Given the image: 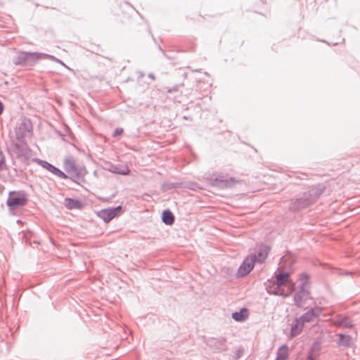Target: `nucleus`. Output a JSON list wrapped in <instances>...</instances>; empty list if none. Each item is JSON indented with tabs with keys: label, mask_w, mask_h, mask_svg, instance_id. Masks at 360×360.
<instances>
[{
	"label": "nucleus",
	"mask_w": 360,
	"mask_h": 360,
	"mask_svg": "<svg viewBox=\"0 0 360 360\" xmlns=\"http://www.w3.org/2000/svg\"><path fill=\"white\" fill-rule=\"evenodd\" d=\"M269 250V247L266 245L262 246L258 252L257 260L259 262H263L267 257Z\"/></svg>",
	"instance_id": "9"
},
{
	"label": "nucleus",
	"mask_w": 360,
	"mask_h": 360,
	"mask_svg": "<svg viewBox=\"0 0 360 360\" xmlns=\"http://www.w3.org/2000/svg\"><path fill=\"white\" fill-rule=\"evenodd\" d=\"M122 207L118 206L115 208L105 209L98 212V216L103 219L105 222H109L114 217L119 215L121 212Z\"/></svg>",
	"instance_id": "5"
},
{
	"label": "nucleus",
	"mask_w": 360,
	"mask_h": 360,
	"mask_svg": "<svg viewBox=\"0 0 360 360\" xmlns=\"http://www.w3.org/2000/svg\"><path fill=\"white\" fill-rule=\"evenodd\" d=\"M342 324H344V326H345L347 327H351L352 326V325L346 323H339V325H342Z\"/></svg>",
	"instance_id": "23"
},
{
	"label": "nucleus",
	"mask_w": 360,
	"mask_h": 360,
	"mask_svg": "<svg viewBox=\"0 0 360 360\" xmlns=\"http://www.w3.org/2000/svg\"><path fill=\"white\" fill-rule=\"evenodd\" d=\"M256 259L255 255L247 257L238 270V276L243 277L248 275L254 268Z\"/></svg>",
	"instance_id": "4"
},
{
	"label": "nucleus",
	"mask_w": 360,
	"mask_h": 360,
	"mask_svg": "<svg viewBox=\"0 0 360 360\" xmlns=\"http://www.w3.org/2000/svg\"><path fill=\"white\" fill-rule=\"evenodd\" d=\"M49 56L39 53L20 52L14 58L13 63L16 65H32L39 60L48 58Z\"/></svg>",
	"instance_id": "2"
},
{
	"label": "nucleus",
	"mask_w": 360,
	"mask_h": 360,
	"mask_svg": "<svg viewBox=\"0 0 360 360\" xmlns=\"http://www.w3.org/2000/svg\"><path fill=\"white\" fill-rule=\"evenodd\" d=\"M27 202L26 195L21 192H11L9 193L7 205L11 208H15L17 207L23 206Z\"/></svg>",
	"instance_id": "3"
},
{
	"label": "nucleus",
	"mask_w": 360,
	"mask_h": 360,
	"mask_svg": "<svg viewBox=\"0 0 360 360\" xmlns=\"http://www.w3.org/2000/svg\"><path fill=\"white\" fill-rule=\"evenodd\" d=\"M304 326L303 321L300 319H296L295 324L292 326L291 328V335L292 336H295L300 334Z\"/></svg>",
	"instance_id": "8"
},
{
	"label": "nucleus",
	"mask_w": 360,
	"mask_h": 360,
	"mask_svg": "<svg viewBox=\"0 0 360 360\" xmlns=\"http://www.w3.org/2000/svg\"><path fill=\"white\" fill-rule=\"evenodd\" d=\"M295 288V283L291 281L290 274L279 272L276 275V281L269 287V291L275 295L287 297L294 291Z\"/></svg>",
	"instance_id": "1"
},
{
	"label": "nucleus",
	"mask_w": 360,
	"mask_h": 360,
	"mask_svg": "<svg viewBox=\"0 0 360 360\" xmlns=\"http://www.w3.org/2000/svg\"><path fill=\"white\" fill-rule=\"evenodd\" d=\"M249 311L247 309L243 308L240 311L232 314V318L236 321H243L248 319Z\"/></svg>",
	"instance_id": "7"
},
{
	"label": "nucleus",
	"mask_w": 360,
	"mask_h": 360,
	"mask_svg": "<svg viewBox=\"0 0 360 360\" xmlns=\"http://www.w3.org/2000/svg\"><path fill=\"white\" fill-rule=\"evenodd\" d=\"M130 173V170L129 169H127L125 172H122L121 174L123 175H127Z\"/></svg>",
	"instance_id": "22"
},
{
	"label": "nucleus",
	"mask_w": 360,
	"mask_h": 360,
	"mask_svg": "<svg viewBox=\"0 0 360 360\" xmlns=\"http://www.w3.org/2000/svg\"><path fill=\"white\" fill-rule=\"evenodd\" d=\"M58 62H59L60 64H62L63 65H65V64H64L63 62H61V61H60V60H58Z\"/></svg>",
	"instance_id": "24"
},
{
	"label": "nucleus",
	"mask_w": 360,
	"mask_h": 360,
	"mask_svg": "<svg viewBox=\"0 0 360 360\" xmlns=\"http://www.w3.org/2000/svg\"><path fill=\"white\" fill-rule=\"evenodd\" d=\"M65 205L68 209H78L81 207V204L78 200L70 198L65 200Z\"/></svg>",
	"instance_id": "13"
},
{
	"label": "nucleus",
	"mask_w": 360,
	"mask_h": 360,
	"mask_svg": "<svg viewBox=\"0 0 360 360\" xmlns=\"http://www.w3.org/2000/svg\"><path fill=\"white\" fill-rule=\"evenodd\" d=\"M53 174H56V176H58L62 179L68 178L67 175L58 168L56 169V170L54 171V172Z\"/></svg>",
	"instance_id": "18"
},
{
	"label": "nucleus",
	"mask_w": 360,
	"mask_h": 360,
	"mask_svg": "<svg viewBox=\"0 0 360 360\" xmlns=\"http://www.w3.org/2000/svg\"><path fill=\"white\" fill-rule=\"evenodd\" d=\"M311 299L310 292L307 289H301L295 294L294 300L298 307H304L307 301Z\"/></svg>",
	"instance_id": "6"
},
{
	"label": "nucleus",
	"mask_w": 360,
	"mask_h": 360,
	"mask_svg": "<svg viewBox=\"0 0 360 360\" xmlns=\"http://www.w3.org/2000/svg\"><path fill=\"white\" fill-rule=\"evenodd\" d=\"M174 217L170 211L166 210L162 213V221L168 225L173 224Z\"/></svg>",
	"instance_id": "11"
},
{
	"label": "nucleus",
	"mask_w": 360,
	"mask_h": 360,
	"mask_svg": "<svg viewBox=\"0 0 360 360\" xmlns=\"http://www.w3.org/2000/svg\"><path fill=\"white\" fill-rule=\"evenodd\" d=\"M299 280L302 282L301 289H306V285L309 283V276L306 274H302L300 276Z\"/></svg>",
	"instance_id": "15"
},
{
	"label": "nucleus",
	"mask_w": 360,
	"mask_h": 360,
	"mask_svg": "<svg viewBox=\"0 0 360 360\" xmlns=\"http://www.w3.org/2000/svg\"><path fill=\"white\" fill-rule=\"evenodd\" d=\"M122 133H123V129L122 128H117L115 130L113 136H117L121 135Z\"/></svg>",
	"instance_id": "20"
},
{
	"label": "nucleus",
	"mask_w": 360,
	"mask_h": 360,
	"mask_svg": "<svg viewBox=\"0 0 360 360\" xmlns=\"http://www.w3.org/2000/svg\"><path fill=\"white\" fill-rule=\"evenodd\" d=\"M3 110H4V105H3V103L0 101V115L3 112Z\"/></svg>",
	"instance_id": "21"
},
{
	"label": "nucleus",
	"mask_w": 360,
	"mask_h": 360,
	"mask_svg": "<svg viewBox=\"0 0 360 360\" xmlns=\"http://www.w3.org/2000/svg\"><path fill=\"white\" fill-rule=\"evenodd\" d=\"M65 169L67 172H71L75 171V167L70 160H66L65 162Z\"/></svg>",
	"instance_id": "16"
},
{
	"label": "nucleus",
	"mask_w": 360,
	"mask_h": 360,
	"mask_svg": "<svg viewBox=\"0 0 360 360\" xmlns=\"http://www.w3.org/2000/svg\"><path fill=\"white\" fill-rule=\"evenodd\" d=\"M288 356V347L283 345L279 348L276 360H285V359H287Z\"/></svg>",
	"instance_id": "10"
},
{
	"label": "nucleus",
	"mask_w": 360,
	"mask_h": 360,
	"mask_svg": "<svg viewBox=\"0 0 360 360\" xmlns=\"http://www.w3.org/2000/svg\"><path fill=\"white\" fill-rule=\"evenodd\" d=\"M338 345L342 346H349L351 343L352 338L349 335L339 334Z\"/></svg>",
	"instance_id": "12"
},
{
	"label": "nucleus",
	"mask_w": 360,
	"mask_h": 360,
	"mask_svg": "<svg viewBox=\"0 0 360 360\" xmlns=\"http://www.w3.org/2000/svg\"><path fill=\"white\" fill-rule=\"evenodd\" d=\"M5 165H6V163H5L4 156L3 153L1 152H0V169H4Z\"/></svg>",
	"instance_id": "19"
},
{
	"label": "nucleus",
	"mask_w": 360,
	"mask_h": 360,
	"mask_svg": "<svg viewBox=\"0 0 360 360\" xmlns=\"http://www.w3.org/2000/svg\"><path fill=\"white\" fill-rule=\"evenodd\" d=\"M316 317V316L314 314V310H310L307 311L302 317H301L300 319L304 323L305 322L313 321Z\"/></svg>",
	"instance_id": "14"
},
{
	"label": "nucleus",
	"mask_w": 360,
	"mask_h": 360,
	"mask_svg": "<svg viewBox=\"0 0 360 360\" xmlns=\"http://www.w3.org/2000/svg\"><path fill=\"white\" fill-rule=\"evenodd\" d=\"M43 167L44 168H46L47 170H49V172H51V173H53L54 171L56 170V167L53 166L52 165L48 163V162H44L43 164Z\"/></svg>",
	"instance_id": "17"
}]
</instances>
